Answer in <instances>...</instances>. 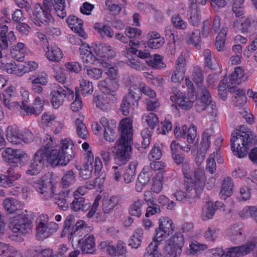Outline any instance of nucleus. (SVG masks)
Returning a JSON list of instances; mask_svg holds the SVG:
<instances>
[{"label":"nucleus","mask_w":257,"mask_h":257,"mask_svg":"<svg viewBox=\"0 0 257 257\" xmlns=\"http://www.w3.org/2000/svg\"><path fill=\"white\" fill-rule=\"evenodd\" d=\"M54 143L52 137L47 134L42 144V147L34 154L28 170V175L35 176L42 170L45 162H48L53 167L66 166L72 160L75 153L74 144L69 139L61 141V146L58 149L52 148Z\"/></svg>","instance_id":"nucleus-1"},{"label":"nucleus","mask_w":257,"mask_h":257,"mask_svg":"<svg viewBox=\"0 0 257 257\" xmlns=\"http://www.w3.org/2000/svg\"><path fill=\"white\" fill-rule=\"evenodd\" d=\"M121 135L117 143V150L114 155L116 164H125L130 159L133 144V132L128 123L120 122Z\"/></svg>","instance_id":"nucleus-2"},{"label":"nucleus","mask_w":257,"mask_h":257,"mask_svg":"<svg viewBox=\"0 0 257 257\" xmlns=\"http://www.w3.org/2000/svg\"><path fill=\"white\" fill-rule=\"evenodd\" d=\"M231 136V148L234 155L239 158L246 156L249 144L253 143L256 136L251 131H242L241 134L236 132L232 133Z\"/></svg>","instance_id":"nucleus-3"},{"label":"nucleus","mask_w":257,"mask_h":257,"mask_svg":"<svg viewBox=\"0 0 257 257\" xmlns=\"http://www.w3.org/2000/svg\"><path fill=\"white\" fill-rule=\"evenodd\" d=\"M75 217L72 215H68L65 219L64 223V228L62 232V236L69 235V239L74 246V242H80L79 239L83 228L85 225L84 220H80L75 222Z\"/></svg>","instance_id":"nucleus-4"},{"label":"nucleus","mask_w":257,"mask_h":257,"mask_svg":"<svg viewBox=\"0 0 257 257\" xmlns=\"http://www.w3.org/2000/svg\"><path fill=\"white\" fill-rule=\"evenodd\" d=\"M99 198L97 197L92 205L88 199L85 198H76L69 204V207L74 212H86L88 211L86 216L88 218L92 217L97 210L99 204Z\"/></svg>","instance_id":"nucleus-5"},{"label":"nucleus","mask_w":257,"mask_h":257,"mask_svg":"<svg viewBox=\"0 0 257 257\" xmlns=\"http://www.w3.org/2000/svg\"><path fill=\"white\" fill-rule=\"evenodd\" d=\"M9 227L13 232L26 234L31 230L32 221L28 214L22 212L12 217Z\"/></svg>","instance_id":"nucleus-6"},{"label":"nucleus","mask_w":257,"mask_h":257,"mask_svg":"<svg viewBox=\"0 0 257 257\" xmlns=\"http://www.w3.org/2000/svg\"><path fill=\"white\" fill-rule=\"evenodd\" d=\"M51 102L55 109L58 108L63 105L65 98L67 97L69 100L74 97L73 91L65 86L58 85L51 92Z\"/></svg>","instance_id":"nucleus-7"},{"label":"nucleus","mask_w":257,"mask_h":257,"mask_svg":"<svg viewBox=\"0 0 257 257\" xmlns=\"http://www.w3.org/2000/svg\"><path fill=\"white\" fill-rule=\"evenodd\" d=\"M33 187L43 199L48 200L53 196L54 184L46 176L34 181Z\"/></svg>","instance_id":"nucleus-8"},{"label":"nucleus","mask_w":257,"mask_h":257,"mask_svg":"<svg viewBox=\"0 0 257 257\" xmlns=\"http://www.w3.org/2000/svg\"><path fill=\"white\" fill-rule=\"evenodd\" d=\"M159 227L156 229L154 238L162 242L173 233L175 227L172 220L168 217H162L159 220Z\"/></svg>","instance_id":"nucleus-9"},{"label":"nucleus","mask_w":257,"mask_h":257,"mask_svg":"<svg viewBox=\"0 0 257 257\" xmlns=\"http://www.w3.org/2000/svg\"><path fill=\"white\" fill-rule=\"evenodd\" d=\"M33 15L40 22L45 25H47L54 21L50 5L46 0L44 1L42 5L39 4H36Z\"/></svg>","instance_id":"nucleus-10"},{"label":"nucleus","mask_w":257,"mask_h":257,"mask_svg":"<svg viewBox=\"0 0 257 257\" xmlns=\"http://www.w3.org/2000/svg\"><path fill=\"white\" fill-rule=\"evenodd\" d=\"M20 165L17 164V166L10 165L7 169V175H0V186L5 188L14 186L16 184V181L21 177L19 170Z\"/></svg>","instance_id":"nucleus-11"},{"label":"nucleus","mask_w":257,"mask_h":257,"mask_svg":"<svg viewBox=\"0 0 257 257\" xmlns=\"http://www.w3.org/2000/svg\"><path fill=\"white\" fill-rule=\"evenodd\" d=\"M27 155L23 151L18 149L10 148L6 149L2 153L4 160L10 165L17 166V164L21 165V161Z\"/></svg>","instance_id":"nucleus-12"},{"label":"nucleus","mask_w":257,"mask_h":257,"mask_svg":"<svg viewBox=\"0 0 257 257\" xmlns=\"http://www.w3.org/2000/svg\"><path fill=\"white\" fill-rule=\"evenodd\" d=\"M174 133L177 138L180 137L185 139L186 138L187 142L190 144L194 142L197 137V127L193 124H192L189 128L184 124L181 130L180 127L177 126L174 128Z\"/></svg>","instance_id":"nucleus-13"},{"label":"nucleus","mask_w":257,"mask_h":257,"mask_svg":"<svg viewBox=\"0 0 257 257\" xmlns=\"http://www.w3.org/2000/svg\"><path fill=\"white\" fill-rule=\"evenodd\" d=\"M186 59L183 55L178 58L176 61L175 68L172 74V82L179 84L184 80L186 72Z\"/></svg>","instance_id":"nucleus-14"},{"label":"nucleus","mask_w":257,"mask_h":257,"mask_svg":"<svg viewBox=\"0 0 257 257\" xmlns=\"http://www.w3.org/2000/svg\"><path fill=\"white\" fill-rule=\"evenodd\" d=\"M255 246L252 241H249L241 246L232 247L227 248L226 251V257H239L246 255L252 251Z\"/></svg>","instance_id":"nucleus-15"},{"label":"nucleus","mask_w":257,"mask_h":257,"mask_svg":"<svg viewBox=\"0 0 257 257\" xmlns=\"http://www.w3.org/2000/svg\"><path fill=\"white\" fill-rule=\"evenodd\" d=\"M98 86L99 90L104 94H111L114 96L119 87L118 81L117 79L105 78L99 82Z\"/></svg>","instance_id":"nucleus-16"},{"label":"nucleus","mask_w":257,"mask_h":257,"mask_svg":"<svg viewBox=\"0 0 257 257\" xmlns=\"http://www.w3.org/2000/svg\"><path fill=\"white\" fill-rule=\"evenodd\" d=\"M42 101V99L37 96L34 100L33 106H30L23 101L20 107L24 111V115L34 114L37 116L40 114L44 109L43 103Z\"/></svg>","instance_id":"nucleus-17"},{"label":"nucleus","mask_w":257,"mask_h":257,"mask_svg":"<svg viewBox=\"0 0 257 257\" xmlns=\"http://www.w3.org/2000/svg\"><path fill=\"white\" fill-rule=\"evenodd\" d=\"M210 137L208 130L203 132L202 135L200 147L197 153V162H202L205 159L206 154L210 146Z\"/></svg>","instance_id":"nucleus-18"},{"label":"nucleus","mask_w":257,"mask_h":257,"mask_svg":"<svg viewBox=\"0 0 257 257\" xmlns=\"http://www.w3.org/2000/svg\"><path fill=\"white\" fill-rule=\"evenodd\" d=\"M3 206L7 214H19L23 212V204L18 200L13 198H6L3 201Z\"/></svg>","instance_id":"nucleus-19"},{"label":"nucleus","mask_w":257,"mask_h":257,"mask_svg":"<svg viewBox=\"0 0 257 257\" xmlns=\"http://www.w3.org/2000/svg\"><path fill=\"white\" fill-rule=\"evenodd\" d=\"M190 17L189 21L194 26H198L201 22V12L197 7V0H189Z\"/></svg>","instance_id":"nucleus-20"},{"label":"nucleus","mask_w":257,"mask_h":257,"mask_svg":"<svg viewBox=\"0 0 257 257\" xmlns=\"http://www.w3.org/2000/svg\"><path fill=\"white\" fill-rule=\"evenodd\" d=\"M179 144L176 141H173L170 145L171 154L172 159L177 166H184L187 160L185 155L179 150Z\"/></svg>","instance_id":"nucleus-21"},{"label":"nucleus","mask_w":257,"mask_h":257,"mask_svg":"<svg viewBox=\"0 0 257 257\" xmlns=\"http://www.w3.org/2000/svg\"><path fill=\"white\" fill-rule=\"evenodd\" d=\"M200 99L197 101L195 108L198 112H201L206 109L208 102H211V95L205 87L199 88Z\"/></svg>","instance_id":"nucleus-22"},{"label":"nucleus","mask_w":257,"mask_h":257,"mask_svg":"<svg viewBox=\"0 0 257 257\" xmlns=\"http://www.w3.org/2000/svg\"><path fill=\"white\" fill-rule=\"evenodd\" d=\"M15 87L13 86H9L3 93V99L4 104L9 109H12L20 104L18 102L13 101L15 96Z\"/></svg>","instance_id":"nucleus-23"},{"label":"nucleus","mask_w":257,"mask_h":257,"mask_svg":"<svg viewBox=\"0 0 257 257\" xmlns=\"http://www.w3.org/2000/svg\"><path fill=\"white\" fill-rule=\"evenodd\" d=\"M71 189L63 190L59 193L55 195L54 201L60 209L66 211L69 207L67 199L69 197Z\"/></svg>","instance_id":"nucleus-24"},{"label":"nucleus","mask_w":257,"mask_h":257,"mask_svg":"<svg viewBox=\"0 0 257 257\" xmlns=\"http://www.w3.org/2000/svg\"><path fill=\"white\" fill-rule=\"evenodd\" d=\"M48 2L51 7V13L53 11L61 19L66 17L67 14L65 10V0H50Z\"/></svg>","instance_id":"nucleus-25"},{"label":"nucleus","mask_w":257,"mask_h":257,"mask_svg":"<svg viewBox=\"0 0 257 257\" xmlns=\"http://www.w3.org/2000/svg\"><path fill=\"white\" fill-rule=\"evenodd\" d=\"M96 55L101 58L111 59L115 56L114 50L108 44L100 43L95 48Z\"/></svg>","instance_id":"nucleus-26"},{"label":"nucleus","mask_w":257,"mask_h":257,"mask_svg":"<svg viewBox=\"0 0 257 257\" xmlns=\"http://www.w3.org/2000/svg\"><path fill=\"white\" fill-rule=\"evenodd\" d=\"M80 239H81L80 242H75L74 243H77V245H78L77 248H79L82 253H91L94 251L95 243V238L93 235H89L83 240H82V238Z\"/></svg>","instance_id":"nucleus-27"},{"label":"nucleus","mask_w":257,"mask_h":257,"mask_svg":"<svg viewBox=\"0 0 257 257\" xmlns=\"http://www.w3.org/2000/svg\"><path fill=\"white\" fill-rule=\"evenodd\" d=\"M6 137L9 142L13 144L18 145L22 142V134L19 130L13 126H9L7 128Z\"/></svg>","instance_id":"nucleus-28"},{"label":"nucleus","mask_w":257,"mask_h":257,"mask_svg":"<svg viewBox=\"0 0 257 257\" xmlns=\"http://www.w3.org/2000/svg\"><path fill=\"white\" fill-rule=\"evenodd\" d=\"M27 48L26 45L23 43L19 42L11 49V55L16 60L22 62L24 60Z\"/></svg>","instance_id":"nucleus-29"},{"label":"nucleus","mask_w":257,"mask_h":257,"mask_svg":"<svg viewBox=\"0 0 257 257\" xmlns=\"http://www.w3.org/2000/svg\"><path fill=\"white\" fill-rule=\"evenodd\" d=\"M48 50L46 52L47 58L51 61H59L63 57V53L61 49L55 44L51 43L47 47Z\"/></svg>","instance_id":"nucleus-30"},{"label":"nucleus","mask_w":257,"mask_h":257,"mask_svg":"<svg viewBox=\"0 0 257 257\" xmlns=\"http://www.w3.org/2000/svg\"><path fill=\"white\" fill-rule=\"evenodd\" d=\"M246 78H244V71L240 67L235 68L233 72L229 76L228 87L230 85H235L239 84L242 81L246 80Z\"/></svg>","instance_id":"nucleus-31"},{"label":"nucleus","mask_w":257,"mask_h":257,"mask_svg":"<svg viewBox=\"0 0 257 257\" xmlns=\"http://www.w3.org/2000/svg\"><path fill=\"white\" fill-rule=\"evenodd\" d=\"M137 164L136 161L132 162L127 167L123 169L122 176L126 183H130L135 180Z\"/></svg>","instance_id":"nucleus-32"},{"label":"nucleus","mask_w":257,"mask_h":257,"mask_svg":"<svg viewBox=\"0 0 257 257\" xmlns=\"http://www.w3.org/2000/svg\"><path fill=\"white\" fill-rule=\"evenodd\" d=\"M161 243L162 242L154 238L146 248L144 257H161V253L158 250V248Z\"/></svg>","instance_id":"nucleus-33"},{"label":"nucleus","mask_w":257,"mask_h":257,"mask_svg":"<svg viewBox=\"0 0 257 257\" xmlns=\"http://www.w3.org/2000/svg\"><path fill=\"white\" fill-rule=\"evenodd\" d=\"M251 23V20L249 18L242 17L234 21L233 28L237 29L242 33H248L249 32Z\"/></svg>","instance_id":"nucleus-34"},{"label":"nucleus","mask_w":257,"mask_h":257,"mask_svg":"<svg viewBox=\"0 0 257 257\" xmlns=\"http://www.w3.org/2000/svg\"><path fill=\"white\" fill-rule=\"evenodd\" d=\"M75 123L78 137L83 140L87 139L89 133L85 124L83 123V117L79 115V117L76 118Z\"/></svg>","instance_id":"nucleus-35"},{"label":"nucleus","mask_w":257,"mask_h":257,"mask_svg":"<svg viewBox=\"0 0 257 257\" xmlns=\"http://www.w3.org/2000/svg\"><path fill=\"white\" fill-rule=\"evenodd\" d=\"M138 106V105H135V103L131 100L130 97L125 95L122 98L119 109L123 115L127 116L129 114L131 109H134Z\"/></svg>","instance_id":"nucleus-36"},{"label":"nucleus","mask_w":257,"mask_h":257,"mask_svg":"<svg viewBox=\"0 0 257 257\" xmlns=\"http://www.w3.org/2000/svg\"><path fill=\"white\" fill-rule=\"evenodd\" d=\"M76 175L72 170L66 172L61 179V184L63 189H68L67 188L73 185L76 182Z\"/></svg>","instance_id":"nucleus-37"},{"label":"nucleus","mask_w":257,"mask_h":257,"mask_svg":"<svg viewBox=\"0 0 257 257\" xmlns=\"http://www.w3.org/2000/svg\"><path fill=\"white\" fill-rule=\"evenodd\" d=\"M142 88L140 87V85L139 86L136 85H132L129 89L128 93L126 95L135 103V105H139V101L142 96Z\"/></svg>","instance_id":"nucleus-38"},{"label":"nucleus","mask_w":257,"mask_h":257,"mask_svg":"<svg viewBox=\"0 0 257 257\" xmlns=\"http://www.w3.org/2000/svg\"><path fill=\"white\" fill-rule=\"evenodd\" d=\"M144 205V202L143 200L138 199L130 205L128 208L129 214L132 216L139 218L143 211V206Z\"/></svg>","instance_id":"nucleus-39"},{"label":"nucleus","mask_w":257,"mask_h":257,"mask_svg":"<svg viewBox=\"0 0 257 257\" xmlns=\"http://www.w3.org/2000/svg\"><path fill=\"white\" fill-rule=\"evenodd\" d=\"M228 87L229 92H235V102L237 106H241L246 102L247 98L245 96V92L242 89H236L235 86Z\"/></svg>","instance_id":"nucleus-40"},{"label":"nucleus","mask_w":257,"mask_h":257,"mask_svg":"<svg viewBox=\"0 0 257 257\" xmlns=\"http://www.w3.org/2000/svg\"><path fill=\"white\" fill-rule=\"evenodd\" d=\"M118 202V197L115 196L104 199L102 203V210L104 213L106 214L110 212L116 206Z\"/></svg>","instance_id":"nucleus-41"},{"label":"nucleus","mask_w":257,"mask_h":257,"mask_svg":"<svg viewBox=\"0 0 257 257\" xmlns=\"http://www.w3.org/2000/svg\"><path fill=\"white\" fill-rule=\"evenodd\" d=\"M215 210L213 203L211 201L207 202L202 209V219L207 220L212 218L215 213Z\"/></svg>","instance_id":"nucleus-42"},{"label":"nucleus","mask_w":257,"mask_h":257,"mask_svg":"<svg viewBox=\"0 0 257 257\" xmlns=\"http://www.w3.org/2000/svg\"><path fill=\"white\" fill-rule=\"evenodd\" d=\"M187 43L192 44L197 49H201V32L198 29H195L191 34Z\"/></svg>","instance_id":"nucleus-43"},{"label":"nucleus","mask_w":257,"mask_h":257,"mask_svg":"<svg viewBox=\"0 0 257 257\" xmlns=\"http://www.w3.org/2000/svg\"><path fill=\"white\" fill-rule=\"evenodd\" d=\"M228 29L227 27L222 28L216 38L215 47L218 51L223 50L226 36Z\"/></svg>","instance_id":"nucleus-44"},{"label":"nucleus","mask_w":257,"mask_h":257,"mask_svg":"<svg viewBox=\"0 0 257 257\" xmlns=\"http://www.w3.org/2000/svg\"><path fill=\"white\" fill-rule=\"evenodd\" d=\"M233 189V182L232 179L230 177H227L223 180L221 189L220 191V195L221 197L222 196L229 197L231 195Z\"/></svg>","instance_id":"nucleus-45"},{"label":"nucleus","mask_w":257,"mask_h":257,"mask_svg":"<svg viewBox=\"0 0 257 257\" xmlns=\"http://www.w3.org/2000/svg\"><path fill=\"white\" fill-rule=\"evenodd\" d=\"M153 175V172L152 171V169L149 167V166H146L140 173L138 180L142 184H147L151 180Z\"/></svg>","instance_id":"nucleus-46"},{"label":"nucleus","mask_w":257,"mask_h":257,"mask_svg":"<svg viewBox=\"0 0 257 257\" xmlns=\"http://www.w3.org/2000/svg\"><path fill=\"white\" fill-rule=\"evenodd\" d=\"M50 236L47 224L44 222H38L37 225L36 237L39 240H43Z\"/></svg>","instance_id":"nucleus-47"},{"label":"nucleus","mask_w":257,"mask_h":257,"mask_svg":"<svg viewBox=\"0 0 257 257\" xmlns=\"http://www.w3.org/2000/svg\"><path fill=\"white\" fill-rule=\"evenodd\" d=\"M146 62L149 66L155 68L161 69L166 67V64L163 62L162 57L158 54H155L153 58L151 57Z\"/></svg>","instance_id":"nucleus-48"},{"label":"nucleus","mask_w":257,"mask_h":257,"mask_svg":"<svg viewBox=\"0 0 257 257\" xmlns=\"http://www.w3.org/2000/svg\"><path fill=\"white\" fill-rule=\"evenodd\" d=\"M204 183V182L189 183L188 181H185L184 185L186 191L189 192L194 189L196 195L198 197L203 189Z\"/></svg>","instance_id":"nucleus-49"},{"label":"nucleus","mask_w":257,"mask_h":257,"mask_svg":"<svg viewBox=\"0 0 257 257\" xmlns=\"http://www.w3.org/2000/svg\"><path fill=\"white\" fill-rule=\"evenodd\" d=\"M192 78L194 83L198 86L200 88L203 87V86H201L203 81V71L200 67L196 66L194 67L192 72Z\"/></svg>","instance_id":"nucleus-50"},{"label":"nucleus","mask_w":257,"mask_h":257,"mask_svg":"<svg viewBox=\"0 0 257 257\" xmlns=\"http://www.w3.org/2000/svg\"><path fill=\"white\" fill-rule=\"evenodd\" d=\"M181 249L170 244L165 246L164 252V257H178L181 252Z\"/></svg>","instance_id":"nucleus-51"},{"label":"nucleus","mask_w":257,"mask_h":257,"mask_svg":"<svg viewBox=\"0 0 257 257\" xmlns=\"http://www.w3.org/2000/svg\"><path fill=\"white\" fill-rule=\"evenodd\" d=\"M185 175L186 177H187L188 179H190L191 180V183H202L204 182L205 180L204 172L203 170L200 169L195 170L192 176L190 175L189 177L187 174H185Z\"/></svg>","instance_id":"nucleus-52"},{"label":"nucleus","mask_w":257,"mask_h":257,"mask_svg":"<svg viewBox=\"0 0 257 257\" xmlns=\"http://www.w3.org/2000/svg\"><path fill=\"white\" fill-rule=\"evenodd\" d=\"M241 217H251L257 222V207L255 206H246L240 212Z\"/></svg>","instance_id":"nucleus-53"},{"label":"nucleus","mask_w":257,"mask_h":257,"mask_svg":"<svg viewBox=\"0 0 257 257\" xmlns=\"http://www.w3.org/2000/svg\"><path fill=\"white\" fill-rule=\"evenodd\" d=\"M184 243V239L182 234L181 232H177L171 236L168 243L182 249Z\"/></svg>","instance_id":"nucleus-54"},{"label":"nucleus","mask_w":257,"mask_h":257,"mask_svg":"<svg viewBox=\"0 0 257 257\" xmlns=\"http://www.w3.org/2000/svg\"><path fill=\"white\" fill-rule=\"evenodd\" d=\"M164 177L162 173H158L155 177L152 186V190L156 193H159L163 188Z\"/></svg>","instance_id":"nucleus-55"},{"label":"nucleus","mask_w":257,"mask_h":257,"mask_svg":"<svg viewBox=\"0 0 257 257\" xmlns=\"http://www.w3.org/2000/svg\"><path fill=\"white\" fill-rule=\"evenodd\" d=\"M84 70L90 78L95 80L101 78L102 74V70L101 68L95 67L89 68L88 66H85Z\"/></svg>","instance_id":"nucleus-56"},{"label":"nucleus","mask_w":257,"mask_h":257,"mask_svg":"<svg viewBox=\"0 0 257 257\" xmlns=\"http://www.w3.org/2000/svg\"><path fill=\"white\" fill-rule=\"evenodd\" d=\"M143 120L144 122H146L148 126L152 130H154L159 122L158 117L153 112H150L147 115L144 116Z\"/></svg>","instance_id":"nucleus-57"},{"label":"nucleus","mask_w":257,"mask_h":257,"mask_svg":"<svg viewBox=\"0 0 257 257\" xmlns=\"http://www.w3.org/2000/svg\"><path fill=\"white\" fill-rule=\"evenodd\" d=\"M66 22L73 31H76L77 28H80L83 27V22L81 20L79 19L75 16L70 15L69 16Z\"/></svg>","instance_id":"nucleus-58"},{"label":"nucleus","mask_w":257,"mask_h":257,"mask_svg":"<svg viewBox=\"0 0 257 257\" xmlns=\"http://www.w3.org/2000/svg\"><path fill=\"white\" fill-rule=\"evenodd\" d=\"M93 168V164L85 163L82 167L80 168L79 169V174L80 177L83 179H88L90 178L91 176Z\"/></svg>","instance_id":"nucleus-59"},{"label":"nucleus","mask_w":257,"mask_h":257,"mask_svg":"<svg viewBox=\"0 0 257 257\" xmlns=\"http://www.w3.org/2000/svg\"><path fill=\"white\" fill-rule=\"evenodd\" d=\"M172 23L175 28L180 30H185L187 27V23L178 14L172 17Z\"/></svg>","instance_id":"nucleus-60"},{"label":"nucleus","mask_w":257,"mask_h":257,"mask_svg":"<svg viewBox=\"0 0 257 257\" xmlns=\"http://www.w3.org/2000/svg\"><path fill=\"white\" fill-rule=\"evenodd\" d=\"M80 54L82 56L81 58L84 62L92 64L95 60V57L88 50H84L83 48L79 49Z\"/></svg>","instance_id":"nucleus-61"},{"label":"nucleus","mask_w":257,"mask_h":257,"mask_svg":"<svg viewBox=\"0 0 257 257\" xmlns=\"http://www.w3.org/2000/svg\"><path fill=\"white\" fill-rule=\"evenodd\" d=\"M0 68L10 74H15L16 71H18V66L15 62L5 63L0 61Z\"/></svg>","instance_id":"nucleus-62"},{"label":"nucleus","mask_w":257,"mask_h":257,"mask_svg":"<svg viewBox=\"0 0 257 257\" xmlns=\"http://www.w3.org/2000/svg\"><path fill=\"white\" fill-rule=\"evenodd\" d=\"M67 70L70 73H79L82 70L81 65L78 62H67L65 64Z\"/></svg>","instance_id":"nucleus-63"},{"label":"nucleus","mask_w":257,"mask_h":257,"mask_svg":"<svg viewBox=\"0 0 257 257\" xmlns=\"http://www.w3.org/2000/svg\"><path fill=\"white\" fill-rule=\"evenodd\" d=\"M82 94H90L93 91L92 82L85 79H82L80 82Z\"/></svg>","instance_id":"nucleus-64"}]
</instances>
